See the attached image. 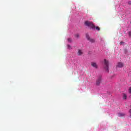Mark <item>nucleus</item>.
<instances>
[{
	"instance_id": "1",
	"label": "nucleus",
	"mask_w": 131,
	"mask_h": 131,
	"mask_svg": "<svg viewBox=\"0 0 131 131\" xmlns=\"http://www.w3.org/2000/svg\"><path fill=\"white\" fill-rule=\"evenodd\" d=\"M104 69H106L107 72H109V61L108 60L104 59Z\"/></svg>"
},
{
	"instance_id": "2",
	"label": "nucleus",
	"mask_w": 131,
	"mask_h": 131,
	"mask_svg": "<svg viewBox=\"0 0 131 131\" xmlns=\"http://www.w3.org/2000/svg\"><path fill=\"white\" fill-rule=\"evenodd\" d=\"M86 38H87L88 40L90 41V42H92V43H94L95 41V39L91 38L90 35H89V34H86Z\"/></svg>"
},
{
	"instance_id": "3",
	"label": "nucleus",
	"mask_w": 131,
	"mask_h": 131,
	"mask_svg": "<svg viewBox=\"0 0 131 131\" xmlns=\"http://www.w3.org/2000/svg\"><path fill=\"white\" fill-rule=\"evenodd\" d=\"M102 83V77L100 76L97 80L96 82V85H100Z\"/></svg>"
},
{
	"instance_id": "4",
	"label": "nucleus",
	"mask_w": 131,
	"mask_h": 131,
	"mask_svg": "<svg viewBox=\"0 0 131 131\" xmlns=\"http://www.w3.org/2000/svg\"><path fill=\"white\" fill-rule=\"evenodd\" d=\"M123 67V63L121 62H119L116 66V69L117 68H122Z\"/></svg>"
},
{
	"instance_id": "5",
	"label": "nucleus",
	"mask_w": 131,
	"mask_h": 131,
	"mask_svg": "<svg viewBox=\"0 0 131 131\" xmlns=\"http://www.w3.org/2000/svg\"><path fill=\"white\" fill-rule=\"evenodd\" d=\"M92 22L91 21H86L84 23V24L86 26H88V27H90V26H91V25L92 24Z\"/></svg>"
},
{
	"instance_id": "6",
	"label": "nucleus",
	"mask_w": 131,
	"mask_h": 131,
	"mask_svg": "<svg viewBox=\"0 0 131 131\" xmlns=\"http://www.w3.org/2000/svg\"><path fill=\"white\" fill-rule=\"evenodd\" d=\"M83 54V52H82V50L80 49L78 50L77 55L78 56H81Z\"/></svg>"
},
{
	"instance_id": "7",
	"label": "nucleus",
	"mask_w": 131,
	"mask_h": 131,
	"mask_svg": "<svg viewBox=\"0 0 131 131\" xmlns=\"http://www.w3.org/2000/svg\"><path fill=\"white\" fill-rule=\"evenodd\" d=\"M118 117H123V116H125V114L122 113H119L118 114Z\"/></svg>"
},
{
	"instance_id": "8",
	"label": "nucleus",
	"mask_w": 131,
	"mask_h": 131,
	"mask_svg": "<svg viewBox=\"0 0 131 131\" xmlns=\"http://www.w3.org/2000/svg\"><path fill=\"white\" fill-rule=\"evenodd\" d=\"M91 66L93 67H94V68H98V65H97V63H96V62H92L91 63Z\"/></svg>"
},
{
	"instance_id": "9",
	"label": "nucleus",
	"mask_w": 131,
	"mask_h": 131,
	"mask_svg": "<svg viewBox=\"0 0 131 131\" xmlns=\"http://www.w3.org/2000/svg\"><path fill=\"white\" fill-rule=\"evenodd\" d=\"M91 29H95L96 28V26H95V25L92 23L90 26H89Z\"/></svg>"
},
{
	"instance_id": "10",
	"label": "nucleus",
	"mask_w": 131,
	"mask_h": 131,
	"mask_svg": "<svg viewBox=\"0 0 131 131\" xmlns=\"http://www.w3.org/2000/svg\"><path fill=\"white\" fill-rule=\"evenodd\" d=\"M127 98V96H126V94H123V100H126V98Z\"/></svg>"
},
{
	"instance_id": "11",
	"label": "nucleus",
	"mask_w": 131,
	"mask_h": 131,
	"mask_svg": "<svg viewBox=\"0 0 131 131\" xmlns=\"http://www.w3.org/2000/svg\"><path fill=\"white\" fill-rule=\"evenodd\" d=\"M95 28H96V30H98V31H100V27H96Z\"/></svg>"
},
{
	"instance_id": "12",
	"label": "nucleus",
	"mask_w": 131,
	"mask_h": 131,
	"mask_svg": "<svg viewBox=\"0 0 131 131\" xmlns=\"http://www.w3.org/2000/svg\"><path fill=\"white\" fill-rule=\"evenodd\" d=\"M68 41H69V42H71V41H72V39H71V38H69L68 39Z\"/></svg>"
},
{
	"instance_id": "13",
	"label": "nucleus",
	"mask_w": 131,
	"mask_h": 131,
	"mask_svg": "<svg viewBox=\"0 0 131 131\" xmlns=\"http://www.w3.org/2000/svg\"><path fill=\"white\" fill-rule=\"evenodd\" d=\"M75 37H76L77 38H78V37H79V35L78 34H76Z\"/></svg>"
},
{
	"instance_id": "14",
	"label": "nucleus",
	"mask_w": 131,
	"mask_h": 131,
	"mask_svg": "<svg viewBox=\"0 0 131 131\" xmlns=\"http://www.w3.org/2000/svg\"><path fill=\"white\" fill-rule=\"evenodd\" d=\"M67 47H68V49H69L70 50L71 49V46L70 45H68Z\"/></svg>"
},
{
	"instance_id": "15",
	"label": "nucleus",
	"mask_w": 131,
	"mask_h": 131,
	"mask_svg": "<svg viewBox=\"0 0 131 131\" xmlns=\"http://www.w3.org/2000/svg\"><path fill=\"white\" fill-rule=\"evenodd\" d=\"M124 43V42H123V41H121L120 42V45H123Z\"/></svg>"
},
{
	"instance_id": "16",
	"label": "nucleus",
	"mask_w": 131,
	"mask_h": 131,
	"mask_svg": "<svg viewBox=\"0 0 131 131\" xmlns=\"http://www.w3.org/2000/svg\"><path fill=\"white\" fill-rule=\"evenodd\" d=\"M129 94H131V87H130L129 89Z\"/></svg>"
},
{
	"instance_id": "17",
	"label": "nucleus",
	"mask_w": 131,
	"mask_h": 131,
	"mask_svg": "<svg viewBox=\"0 0 131 131\" xmlns=\"http://www.w3.org/2000/svg\"><path fill=\"white\" fill-rule=\"evenodd\" d=\"M129 36H131V31L128 32Z\"/></svg>"
},
{
	"instance_id": "18",
	"label": "nucleus",
	"mask_w": 131,
	"mask_h": 131,
	"mask_svg": "<svg viewBox=\"0 0 131 131\" xmlns=\"http://www.w3.org/2000/svg\"><path fill=\"white\" fill-rule=\"evenodd\" d=\"M128 4L129 5H131V1H129V2H128Z\"/></svg>"
}]
</instances>
